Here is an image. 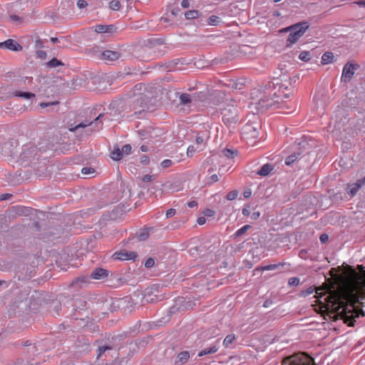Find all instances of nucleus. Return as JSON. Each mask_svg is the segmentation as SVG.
I'll use <instances>...</instances> for the list:
<instances>
[{"mask_svg": "<svg viewBox=\"0 0 365 365\" xmlns=\"http://www.w3.org/2000/svg\"><path fill=\"white\" fill-rule=\"evenodd\" d=\"M290 78L287 74L280 75L279 78H274L266 86V96L262 98L258 103L259 109H287V113H292L294 109L290 106L283 98H287L289 95L284 93L290 85Z\"/></svg>", "mask_w": 365, "mask_h": 365, "instance_id": "obj_1", "label": "nucleus"}, {"mask_svg": "<svg viewBox=\"0 0 365 365\" xmlns=\"http://www.w3.org/2000/svg\"><path fill=\"white\" fill-rule=\"evenodd\" d=\"M359 272L350 268L346 279V288L349 294L357 296L364 294L365 289V269L359 265Z\"/></svg>", "mask_w": 365, "mask_h": 365, "instance_id": "obj_2", "label": "nucleus"}, {"mask_svg": "<svg viewBox=\"0 0 365 365\" xmlns=\"http://www.w3.org/2000/svg\"><path fill=\"white\" fill-rule=\"evenodd\" d=\"M309 24L307 21H302L290 26H288L282 31H289L287 37L288 46L295 43L301 38L306 31L309 29Z\"/></svg>", "mask_w": 365, "mask_h": 365, "instance_id": "obj_3", "label": "nucleus"}, {"mask_svg": "<svg viewBox=\"0 0 365 365\" xmlns=\"http://www.w3.org/2000/svg\"><path fill=\"white\" fill-rule=\"evenodd\" d=\"M282 365H315L313 359L304 353H297L286 357Z\"/></svg>", "mask_w": 365, "mask_h": 365, "instance_id": "obj_4", "label": "nucleus"}, {"mask_svg": "<svg viewBox=\"0 0 365 365\" xmlns=\"http://www.w3.org/2000/svg\"><path fill=\"white\" fill-rule=\"evenodd\" d=\"M260 123L257 121L247 123L242 129V134L247 139H255L259 136Z\"/></svg>", "mask_w": 365, "mask_h": 365, "instance_id": "obj_5", "label": "nucleus"}, {"mask_svg": "<svg viewBox=\"0 0 365 365\" xmlns=\"http://www.w3.org/2000/svg\"><path fill=\"white\" fill-rule=\"evenodd\" d=\"M37 148L32 145H27L23 148L19 158L21 164L31 162L37 154Z\"/></svg>", "mask_w": 365, "mask_h": 365, "instance_id": "obj_6", "label": "nucleus"}, {"mask_svg": "<svg viewBox=\"0 0 365 365\" xmlns=\"http://www.w3.org/2000/svg\"><path fill=\"white\" fill-rule=\"evenodd\" d=\"M359 68L358 64L347 63L343 68L341 74V81L345 83L350 81L355 71Z\"/></svg>", "mask_w": 365, "mask_h": 365, "instance_id": "obj_7", "label": "nucleus"}, {"mask_svg": "<svg viewBox=\"0 0 365 365\" xmlns=\"http://www.w3.org/2000/svg\"><path fill=\"white\" fill-rule=\"evenodd\" d=\"M137 256L138 255L135 252L123 250L115 252L113 255V257L114 259L118 260H135Z\"/></svg>", "mask_w": 365, "mask_h": 365, "instance_id": "obj_8", "label": "nucleus"}, {"mask_svg": "<svg viewBox=\"0 0 365 365\" xmlns=\"http://www.w3.org/2000/svg\"><path fill=\"white\" fill-rule=\"evenodd\" d=\"M365 185V176L361 179L358 180L356 182L354 183H351L348 185V190L347 192L351 195L354 196L359 190Z\"/></svg>", "mask_w": 365, "mask_h": 365, "instance_id": "obj_9", "label": "nucleus"}, {"mask_svg": "<svg viewBox=\"0 0 365 365\" xmlns=\"http://www.w3.org/2000/svg\"><path fill=\"white\" fill-rule=\"evenodd\" d=\"M4 46L5 48H8L11 51H20L22 50L23 47L21 44H19L17 41L13 40V39H8L5 41L4 42L0 43V46Z\"/></svg>", "mask_w": 365, "mask_h": 365, "instance_id": "obj_10", "label": "nucleus"}, {"mask_svg": "<svg viewBox=\"0 0 365 365\" xmlns=\"http://www.w3.org/2000/svg\"><path fill=\"white\" fill-rule=\"evenodd\" d=\"M120 57L118 51L107 50L101 53V58L109 61L118 60Z\"/></svg>", "mask_w": 365, "mask_h": 365, "instance_id": "obj_11", "label": "nucleus"}, {"mask_svg": "<svg viewBox=\"0 0 365 365\" xmlns=\"http://www.w3.org/2000/svg\"><path fill=\"white\" fill-rule=\"evenodd\" d=\"M108 271L102 268H97L91 274V277L93 279H103L108 277Z\"/></svg>", "mask_w": 365, "mask_h": 365, "instance_id": "obj_12", "label": "nucleus"}, {"mask_svg": "<svg viewBox=\"0 0 365 365\" xmlns=\"http://www.w3.org/2000/svg\"><path fill=\"white\" fill-rule=\"evenodd\" d=\"M230 169L235 165H237L240 163V157L237 150L230 149Z\"/></svg>", "mask_w": 365, "mask_h": 365, "instance_id": "obj_13", "label": "nucleus"}, {"mask_svg": "<svg viewBox=\"0 0 365 365\" xmlns=\"http://www.w3.org/2000/svg\"><path fill=\"white\" fill-rule=\"evenodd\" d=\"M245 84V80L243 78L236 79L235 81L230 80V87L233 90H242Z\"/></svg>", "mask_w": 365, "mask_h": 365, "instance_id": "obj_14", "label": "nucleus"}, {"mask_svg": "<svg viewBox=\"0 0 365 365\" xmlns=\"http://www.w3.org/2000/svg\"><path fill=\"white\" fill-rule=\"evenodd\" d=\"M274 169V166L272 164L267 163L262 165L261 169L257 171V174L261 176H267Z\"/></svg>", "mask_w": 365, "mask_h": 365, "instance_id": "obj_15", "label": "nucleus"}, {"mask_svg": "<svg viewBox=\"0 0 365 365\" xmlns=\"http://www.w3.org/2000/svg\"><path fill=\"white\" fill-rule=\"evenodd\" d=\"M250 228H251V225H245L242 226L241 228H240L239 230H237L236 231V232L233 235L232 237L234 238L240 237L242 236L243 235H245Z\"/></svg>", "mask_w": 365, "mask_h": 365, "instance_id": "obj_16", "label": "nucleus"}, {"mask_svg": "<svg viewBox=\"0 0 365 365\" xmlns=\"http://www.w3.org/2000/svg\"><path fill=\"white\" fill-rule=\"evenodd\" d=\"M189 357H190L189 352L182 351L178 354L176 362L185 364L189 359Z\"/></svg>", "mask_w": 365, "mask_h": 365, "instance_id": "obj_17", "label": "nucleus"}, {"mask_svg": "<svg viewBox=\"0 0 365 365\" xmlns=\"http://www.w3.org/2000/svg\"><path fill=\"white\" fill-rule=\"evenodd\" d=\"M334 58V55L331 52H326L322 56V64L330 63Z\"/></svg>", "mask_w": 365, "mask_h": 365, "instance_id": "obj_18", "label": "nucleus"}, {"mask_svg": "<svg viewBox=\"0 0 365 365\" xmlns=\"http://www.w3.org/2000/svg\"><path fill=\"white\" fill-rule=\"evenodd\" d=\"M113 349L112 346H101L97 350V358L101 359L103 355L106 352L111 351Z\"/></svg>", "mask_w": 365, "mask_h": 365, "instance_id": "obj_19", "label": "nucleus"}, {"mask_svg": "<svg viewBox=\"0 0 365 365\" xmlns=\"http://www.w3.org/2000/svg\"><path fill=\"white\" fill-rule=\"evenodd\" d=\"M299 155H300L299 153H293V154H292V155H289V156L286 158V160H285V164H286L287 165H292V164H293V163H294V162L298 159V158H299Z\"/></svg>", "mask_w": 365, "mask_h": 365, "instance_id": "obj_20", "label": "nucleus"}, {"mask_svg": "<svg viewBox=\"0 0 365 365\" xmlns=\"http://www.w3.org/2000/svg\"><path fill=\"white\" fill-rule=\"evenodd\" d=\"M14 96L17 97L24 98L26 99L34 98L35 94L30 92H22V91H16L14 93Z\"/></svg>", "mask_w": 365, "mask_h": 365, "instance_id": "obj_21", "label": "nucleus"}, {"mask_svg": "<svg viewBox=\"0 0 365 365\" xmlns=\"http://www.w3.org/2000/svg\"><path fill=\"white\" fill-rule=\"evenodd\" d=\"M110 158L114 160H120L123 158L121 150L114 149L110 153Z\"/></svg>", "mask_w": 365, "mask_h": 365, "instance_id": "obj_22", "label": "nucleus"}, {"mask_svg": "<svg viewBox=\"0 0 365 365\" xmlns=\"http://www.w3.org/2000/svg\"><path fill=\"white\" fill-rule=\"evenodd\" d=\"M180 103L187 105L191 102V96L188 93H182L180 96Z\"/></svg>", "mask_w": 365, "mask_h": 365, "instance_id": "obj_23", "label": "nucleus"}, {"mask_svg": "<svg viewBox=\"0 0 365 365\" xmlns=\"http://www.w3.org/2000/svg\"><path fill=\"white\" fill-rule=\"evenodd\" d=\"M216 351H217L216 347L212 346V347L207 348V349L202 350L200 352H199L198 356H202L204 355L215 353Z\"/></svg>", "mask_w": 365, "mask_h": 365, "instance_id": "obj_24", "label": "nucleus"}, {"mask_svg": "<svg viewBox=\"0 0 365 365\" xmlns=\"http://www.w3.org/2000/svg\"><path fill=\"white\" fill-rule=\"evenodd\" d=\"M150 230V229H146V230H143L141 232H140V233L138 235V240H140V241H144V240H145L146 239H148V236H149Z\"/></svg>", "mask_w": 365, "mask_h": 365, "instance_id": "obj_25", "label": "nucleus"}, {"mask_svg": "<svg viewBox=\"0 0 365 365\" xmlns=\"http://www.w3.org/2000/svg\"><path fill=\"white\" fill-rule=\"evenodd\" d=\"M299 58L303 61H309L311 59V53L309 51H302L299 55Z\"/></svg>", "mask_w": 365, "mask_h": 365, "instance_id": "obj_26", "label": "nucleus"}, {"mask_svg": "<svg viewBox=\"0 0 365 365\" xmlns=\"http://www.w3.org/2000/svg\"><path fill=\"white\" fill-rule=\"evenodd\" d=\"M187 19H194L198 16V12L195 10H190L185 13Z\"/></svg>", "mask_w": 365, "mask_h": 365, "instance_id": "obj_27", "label": "nucleus"}, {"mask_svg": "<svg viewBox=\"0 0 365 365\" xmlns=\"http://www.w3.org/2000/svg\"><path fill=\"white\" fill-rule=\"evenodd\" d=\"M109 7L113 11H118L120 8V3L118 1L113 0L109 3Z\"/></svg>", "mask_w": 365, "mask_h": 365, "instance_id": "obj_28", "label": "nucleus"}, {"mask_svg": "<svg viewBox=\"0 0 365 365\" xmlns=\"http://www.w3.org/2000/svg\"><path fill=\"white\" fill-rule=\"evenodd\" d=\"M242 363L240 357L237 356H230V364L231 365H240Z\"/></svg>", "mask_w": 365, "mask_h": 365, "instance_id": "obj_29", "label": "nucleus"}, {"mask_svg": "<svg viewBox=\"0 0 365 365\" xmlns=\"http://www.w3.org/2000/svg\"><path fill=\"white\" fill-rule=\"evenodd\" d=\"M197 150H198V151H200L202 150V148H195L194 145H190L187 150V155L188 157H192L193 154L197 151Z\"/></svg>", "mask_w": 365, "mask_h": 365, "instance_id": "obj_30", "label": "nucleus"}, {"mask_svg": "<svg viewBox=\"0 0 365 365\" xmlns=\"http://www.w3.org/2000/svg\"><path fill=\"white\" fill-rule=\"evenodd\" d=\"M60 65H62V63L60 61H58L57 58H53V59H51V61H49L47 63V66L51 68H54V67L58 66Z\"/></svg>", "mask_w": 365, "mask_h": 365, "instance_id": "obj_31", "label": "nucleus"}, {"mask_svg": "<svg viewBox=\"0 0 365 365\" xmlns=\"http://www.w3.org/2000/svg\"><path fill=\"white\" fill-rule=\"evenodd\" d=\"M131 150H132V148H131L130 145L126 144V145H123L121 149L123 156L124 155H129L131 153Z\"/></svg>", "mask_w": 365, "mask_h": 365, "instance_id": "obj_32", "label": "nucleus"}, {"mask_svg": "<svg viewBox=\"0 0 365 365\" xmlns=\"http://www.w3.org/2000/svg\"><path fill=\"white\" fill-rule=\"evenodd\" d=\"M314 291V289L312 287H309L305 290H303L300 293V296L303 297H306L310 294H312Z\"/></svg>", "mask_w": 365, "mask_h": 365, "instance_id": "obj_33", "label": "nucleus"}, {"mask_svg": "<svg viewBox=\"0 0 365 365\" xmlns=\"http://www.w3.org/2000/svg\"><path fill=\"white\" fill-rule=\"evenodd\" d=\"M95 31L98 33H106L108 31V27L104 25H98L96 26Z\"/></svg>", "mask_w": 365, "mask_h": 365, "instance_id": "obj_34", "label": "nucleus"}, {"mask_svg": "<svg viewBox=\"0 0 365 365\" xmlns=\"http://www.w3.org/2000/svg\"><path fill=\"white\" fill-rule=\"evenodd\" d=\"M217 181H218V176L216 174H213V175L207 177L206 179V182L207 184H212Z\"/></svg>", "mask_w": 365, "mask_h": 365, "instance_id": "obj_35", "label": "nucleus"}, {"mask_svg": "<svg viewBox=\"0 0 365 365\" xmlns=\"http://www.w3.org/2000/svg\"><path fill=\"white\" fill-rule=\"evenodd\" d=\"M173 165V163L171 160L170 159H165L163 161H162V163H160V166L163 168H170V166H172Z\"/></svg>", "mask_w": 365, "mask_h": 365, "instance_id": "obj_36", "label": "nucleus"}, {"mask_svg": "<svg viewBox=\"0 0 365 365\" xmlns=\"http://www.w3.org/2000/svg\"><path fill=\"white\" fill-rule=\"evenodd\" d=\"M101 115H99L96 119H95V122H91V123H81L80 124H78L77 126H76L75 129H77L78 128H85L89 125H91L93 123H96L97 121L99 120V118H101Z\"/></svg>", "mask_w": 365, "mask_h": 365, "instance_id": "obj_37", "label": "nucleus"}, {"mask_svg": "<svg viewBox=\"0 0 365 365\" xmlns=\"http://www.w3.org/2000/svg\"><path fill=\"white\" fill-rule=\"evenodd\" d=\"M280 264H272L267 266H264L262 267V270H274L277 269L279 266H280Z\"/></svg>", "mask_w": 365, "mask_h": 365, "instance_id": "obj_38", "label": "nucleus"}, {"mask_svg": "<svg viewBox=\"0 0 365 365\" xmlns=\"http://www.w3.org/2000/svg\"><path fill=\"white\" fill-rule=\"evenodd\" d=\"M155 264V260L153 258H148L145 262V267L147 268L153 267Z\"/></svg>", "mask_w": 365, "mask_h": 365, "instance_id": "obj_39", "label": "nucleus"}, {"mask_svg": "<svg viewBox=\"0 0 365 365\" xmlns=\"http://www.w3.org/2000/svg\"><path fill=\"white\" fill-rule=\"evenodd\" d=\"M218 22V17L215 16H212L208 19V23L210 25H215Z\"/></svg>", "mask_w": 365, "mask_h": 365, "instance_id": "obj_40", "label": "nucleus"}, {"mask_svg": "<svg viewBox=\"0 0 365 365\" xmlns=\"http://www.w3.org/2000/svg\"><path fill=\"white\" fill-rule=\"evenodd\" d=\"M299 283V279L297 277H292L289 279V284L290 285L297 286Z\"/></svg>", "mask_w": 365, "mask_h": 365, "instance_id": "obj_41", "label": "nucleus"}, {"mask_svg": "<svg viewBox=\"0 0 365 365\" xmlns=\"http://www.w3.org/2000/svg\"><path fill=\"white\" fill-rule=\"evenodd\" d=\"M58 101H54V102H51V103H41L39 104V106L42 108H46V107H48L49 106H54V105H58Z\"/></svg>", "mask_w": 365, "mask_h": 365, "instance_id": "obj_42", "label": "nucleus"}, {"mask_svg": "<svg viewBox=\"0 0 365 365\" xmlns=\"http://www.w3.org/2000/svg\"><path fill=\"white\" fill-rule=\"evenodd\" d=\"M140 161L142 164L147 165L149 163L150 159L148 155H143V156L140 157Z\"/></svg>", "mask_w": 365, "mask_h": 365, "instance_id": "obj_43", "label": "nucleus"}, {"mask_svg": "<svg viewBox=\"0 0 365 365\" xmlns=\"http://www.w3.org/2000/svg\"><path fill=\"white\" fill-rule=\"evenodd\" d=\"M87 5H88V4H87V2L85 0H78L77 1V6L79 9L86 8L87 6Z\"/></svg>", "mask_w": 365, "mask_h": 365, "instance_id": "obj_44", "label": "nucleus"}, {"mask_svg": "<svg viewBox=\"0 0 365 365\" xmlns=\"http://www.w3.org/2000/svg\"><path fill=\"white\" fill-rule=\"evenodd\" d=\"M175 214V209L170 208L166 211L165 215H166V217L168 218V217H171L174 216Z\"/></svg>", "mask_w": 365, "mask_h": 365, "instance_id": "obj_45", "label": "nucleus"}, {"mask_svg": "<svg viewBox=\"0 0 365 365\" xmlns=\"http://www.w3.org/2000/svg\"><path fill=\"white\" fill-rule=\"evenodd\" d=\"M204 215L207 217H212L215 214V212L211 209H206L203 212Z\"/></svg>", "mask_w": 365, "mask_h": 365, "instance_id": "obj_46", "label": "nucleus"}, {"mask_svg": "<svg viewBox=\"0 0 365 365\" xmlns=\"http://www.w3.org/2000/svg\"><path fill=\"white\" fill-rule=\"evenodd\" d=\"M328 239H329V236L327 234H322L319 237V240H320L322 243L327 242L328 241Z\"/></svg>", "mask_w": 365, "mask_h": 365, "instance_id": "obj_47", "label": "nucleus"}, {"mask_svg": "<svg viewBox=\"0 0 365 365\" xmlns=\"http://www.w3.org/2000/svg\"><path fill=\"white\" fill-rule=\"evenodd\" d=\"M35 46L37 48H41L43 47V42L41 39H37L35 41Z\"/></svg>", "mask_w": 365, "mask_h": 365, "instance_id": "obj_48", "label": "nucleus"}, {"mask_svg": "<svg viewBox=\"0 0 365 365\" xmlns=\"http://www.w3.org/2000/svg\"><path fill=\"white\" fill-rule=\"evenodd\" d=\"M153 180V176L150 175H145L143 177L142 180L144 182H150Z\"/></svg>", "mask_w": 365, "mask_h": 365, "instance_id": "obj_49", "label": "nucleus"}, {"mask_svg": "<svg viewBox=\"0 0 365 365\" xmlns=\"http://www.w3.org/2000/svg\"><path fill=\"white\" fill-rule=\"evenodd\" d=\"M237 197V192L232 190L230 192V200L235 199Z\"/></svg>", "mask_w": 365, "mask_h": 365, "instance_id": "obj_50", "label": "nucleus"}, {"mask_svg": "<svg viewBox=\"0 0 365 365\" xmlns=\"http://www.w3.org/2000/svg\"><path fill=\"white\" fill-rule=\"evenodd\" d=\"M93 172H94L93 170L90 168H83L82 169V173L86 175L93 173Z\"/></svg>", "mask_w": 365, "mask_h": 365, "instance_id": "obj_51", "label": "nucleus"}, {"mask_svg": "<svg viewBox=\"0 0 365 365\" xmlns=\"http://www.w3.org/2000/svg\"><path fill=\"white\" fill-rule=\"evenodd\" d=\"M187 206L190 208H193L197 206V201L192 200L187 202Z\"/></svg>", "mask_w": 365, "mask_h": 365, "instance_id": "obj_52", "label": "nucleus"}, {"mask_svg": "<svg viewBox=\"0 0 365 365\" xmlns=\"http://www.w3.org/2000/svg\"><path fill=\"white\" fill-rule=\"evenodd\" d=\"M197 222L198 225H202L206 222L205 217H200L197 218Z\"/></svg>", "mask_w": 365, "mask_h": 365, "instance_id": "obj_53", "label": "nucleus"}, {"mask_svg": "<svg viewBox=\"0 0 365 365\" xmlns=\"http://www.w3.org/2000/svg\"><path fill=\"white\" fill-rule=\"evenodd\" d=\"M181 6L184 9L188 8L190 6V3L188 0H182L181 2Z\"/></svg>", "mask_w": 365, "mask_h": 365, "instance_id": "obj_54", "label": "nucleus"}, {"mask_svg": "<svg viewBox=\"0 0 365 365\" xmlns=\"http://www.w3.org/2000/svg\"><path fill=\"white\" fill-rule=\"evenodd\" d=\"M10 197H11V195H10V194H2L0 195V200H7V199L10 198Z\"/></svg>", "mask_w": 365, "mask_h": 365, "instance_id": "obj_55", "label": "nucleus"}, {"mask_svg": "<svg viewBox=\"0 0 365 365\" xmlns=\"http://www.w3.org/2000/svg\"><path fill=\"white\" fill-rule=\"evenodd\" d=\"M259 215H260L259 212H254L252 214L251 218L253 220H257L259 217Z\"/></svg>", "mask_w": 365, "mask_h": 365, "instance_id": "obj_56", "label": "nucleus"}, {"mask_svg": "<svg viewBox=\"0 0 365 365\" xmlns=\"http://www.w3.org/2000/svg\"><path fill=\"white\" fill-rule=\"evenodd\" d=\"M37 54L41 58H44L46 56V53L42 51H37Z\"/></svg>", "mask_w": 365, "mask_h": 365, "instance_id": "obj_57", "label": "nucleus"}, {"mask_svg": "<svg viewBox=\"0 0 365 365\" xmlns=\"http://www.w3.org/2000/svg\"><path fill=\"white\" fill-rule=\"evenodd\" d=\"M355 4H356L361 7H365V0H360L359 1H356Z\"/></svg>", "mask_w": 365, "mask_h": 365, "instance_id": "obj_58", "label": "nucleus"}, {"mask_svg": "<svg viewBox=\"0 0 365 365\" xmlns=\"http://www.w3.org/2000/svg\"><path fill=\"white\" fill-rule=\"evenodd\" d=\"M272 304V302L271 300H266L263 304V307L267 308L269 307Z\"/></svg>", "mask_w": 365, "mask_h": 365, "instance_id": "obj_59", "label": "nucleus"}, {"mask_svg": "<svg viewBox=\"0 0 365 365\" xmlns=\"http://www.w3.org/2000/svg\"><path fill=\"white\" fill-rule=\"evenodd\" d=\"M195 141H196V143L198 144V145H200V144L203 143V139L201 137L196 138Z\"/></svg>", "mask_w": 365, "mask_h": 365, "instance_id": "obj_60", "label": "nucleus"}, {"mask_svg": "<svg viewBox=\"0 0 365 365\" xmlns=\"http://www.w3.org/2000/svg\"><path fill=\"white\" fill-rule=\"evenodd\" d=\"M242 214L245 215V216H248L250 215V210L247 209V208H244L242 210Z\"/></svg>", "mask_w": 365, "mask_h": 365, "instance_id": "obj_61", "label": "nucleus"}, {"mask_svg": "<svg viewBox=\"0 0 365 365\" xmlns=\"http://www.w3.org/2000/svg\"><path fill=\"white\" fill-rule=\"evenodd\" d=\"M140 150H141V151H143V152H148V147L147 145H142V146L140 147Z\"/></svg>", "mask_w": 365, "mask_h": 365, "instance_id": "obj_62", "label": "nucleus"}, {"mask_svg": "<svg viewBox=\"0 0 365 365\" xmlns=\"http://www.w3.org/2000/svg\"><path fill=\"white\" fill-rule=\"evenodd\" d=\"M244 196L245 197L247 198V197H250L251 196V191L250 190H248V191H245L244 192Z\"/></svg>", "mask_w": 365, "mask_h": 365, "instance_id": "obj_63", "label": "nucleus"}, {"mask_svg": "<svg viewBox=\"0 0 365 365\" xmlns=\"http://www.w3.org/2000/svg\"><path fill=\"white\" fill-rule=\"evenodd\" d=\"M51 41L53 43H56V42H58V38H53V37H52V38H51Z\"/></svg>", "mask_w": 365, "mask_h": 365, "instance_id": "obj_64", "label": "nucleus"}]
</instances>
